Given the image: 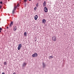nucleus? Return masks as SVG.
<instances>
[{"label": "nucleus", "instance_id": "nucleus-1", "mask_svg": "<svg viewBox=\"0 0 74 74\" xmlns=\"http://www.w3.org/2000/svg\"><path fill=\"white\" fill-rule=\"evenodd\" d=\"M37 56H38V54L36 53H35L34 54L32 55V57H33L34 58H35V57H37Z\"/></svg>", "mask_w": 74, "mask_h": 74}, {"label": "nucleus", "instance_id": "nucleus-2", "mask_svg": "<svg viewBox=\"0 0 74 74\" xmlns=\"http://www.w3.org/2000/svg\"><path fill=\"white\" fill-rule=\"evenodd\" d=\"M16 7H16L15 6L14 7V8H13V10L12 11V13L13 14H14V12H15V11L16 10Z\"/></svg>", "mask_w": 74, "mask_h": 74}, {"label": "nucleus", "instance_id": "nucleus-3", "mask_svg": "<svg viewBox=\"0 0 74 74\" xmlns=\"http://www.w3.org/2000/svg\"><path fill=\"white\" fill-rule=\"evenodd\" d=\"M26 66V63L25 62H24L23 63V65L22 66V68H24V67H25Z\"/></svg>", "mask_w": 74, "mask_h": 74}, {"label": "nucleus", "instance_id": "nucleus-4", "mask_svg": "<svg viewBox=\"0 0 74 74\" xmlns=\"http://www.w3.org/2000/svg\"><path fill=\"white\" fill-rule=\"evenodd\" d=\"M21 47H22V44H20L18 45V50H20V49H21Z\"/></svg>", "mask_w": 74, "mask_h": 74}, {"label": "nucleus", "instance_id": "nucleus-5", "mask_svg": "<svg viewBox=\"0 0 74 74\" xmlns=\"http://www.w3.org/2000/svg\"><path fill=\"white\" fill-rule=\"evenodd\" d=\"M52 40H53L54 41H56V36H55L53 37L52 38Z\"/></svg>", "mask_w": 74, "mask_h": 74}, {"label": "nucleus", "instance_id": "nucleus-6", "mask_svg": "<svg viewBox=\"0 0 74 74\" xmlns=\"http://www.w3.org/2000/svg\"><path fill=\"white\" fill-rule=\"evenodd\" d=\"M44 11L45 12H48V8L46 7H45L44 8Z\"/></svg>", "mask_w": 74, "mask_h": 74}, {"label": "nucleus", "instance_id": "nucleus-7", "mask_svg": "<svg viewBox=\"0 0 74 74\" xmlns=\"http://www.w3.org/2000/svg\"><path fill=\"white\" fill-rule=\"evenodd\" d=\"M13 23H14V21H11L10 24V25L9 26L10 27H11V26H12V25H13Z\"/></svg>", "mask_w": 74, "mask_h": 74}, {"label": "nucleus", "instance_id": "nucleus-8", "mask_svg": "<svg viewBox=\"0 0 74 74\" xmlns=\"http://www.w3.org/2000/svg\"><path fill=\"white\" fill-rule=\"evenodd\" d=\"M42 23L45 24V22H46V20L45 19H43L42 21Z\"/></svg>", "mask_w": 74, "mask_h": 74}, {"label": "nucleus", "instance_id": "nucleus-9", "mask_svg": "<svg viewBox=\"0 0 74 74\" xmlns=\"http://www.w3.org/2000/svg\"><path fill=\"white\" fill-rule=\"evenodd\" d=\"M38 18V15H36L35 16L34 19H35V21L37 20Z\"/></svg>", "mask_w": 74, "mask_h": 74}, {"label": "nucleus", "instance_id": "nucleus-10", "mask_svg": "<svg viewBox=\"0 0 74 74\" xmlns=\"http://www.w3.org/2000/svg\"><path fill=\"white\" fill-rule=\"evenodd\" d=\"M42 67H43V68H45V67H46V64H45V63L43 62V64L42 65Z\"/></svg>", "mask_w": 74, "mask_h": 74}, {"label": "nucleus", "instance_id": "nucleus-11", "mask_svg": "<svg viewBox=\"0 0 74 74\" xmlns=\"http://www.w3.org/2000/svg\"><path fill=\"white\" fill-rule=\"evenodd\" d=\"M43 5V7H45L46 6V2L45 1L44 2Z\"/></svg>", "mask_w": 74, "mask_h": 74}, {"label": "nucleus", "instance_id": "nucleus-12", "mask_svg": "<svg viewBox=\"0 0 74 74\" xmlns=\"http://www.w3.org/2000/svg\"><path fill=\"white\" fill-rule=\"evenodd\" d=\"M16 27L15 26L13 28V30L14 31H16Z\"/></svg>", "mask_w": 74, "mask_h": 74}, {"label": "nucleus", "instance_id": "nucleus-13", "mask_svg": "<svg viewBox=\"0 0 74 74\" xmlns=\"http://www.w3.org/2000/svg\"><path fill=\"white\" fill-rule=\"evenodd\" d=\"M27 32H25L24 33V35L25 36H26L27 35Z\"/></svg>", "mask_w": 74, "mask_h": 74}, {"label": "nucleus", "instance_id": "nucleus-14", "mask_svg": "<svg viewBox=\"0 0 74 74\" xmlns=\"http://www.w3.org/2000/svg\"><path fill=\"white\" fill-rule=\"evenodd\" d=\"M53 57L52 56H49V59H52L53 58Z\"/></svg>", "mask_w": 74, "mask_h": 74}, {"label": "nucleus", "instance_id": "nucleus-15", "mask_svg": "<svg viewBox=\"0 0 74 74\" xmlns=\"http://www.w3.org/2000/svg\"><path fill=\"white\" fill-rule=\"evenodd\" d=\"M4 64V65H6L7 64V63H6V62H3Z\"/></svg>", "mask_w": 74, "mask_h": 74}, {"label": "nucleus", "instance_id": "nucleus-16", "mask_svg": "<svg viewBox=\"0 0 74 74\" xmlns=\"http://www.w3.org/2000/svg\"><path fill=\"white\" fill-rule=\"evenodd\" d=\"M36 6L37 7H38L39 5H38V3H37L36 5Z\"/></svg>", "mask_w": 74, "mask_h": 74}, {"label": "nucleus", "instance_id": "nucleus-17", "mask_svg": "<svg viewBox=\"0 0 74 74\" xmlns=\"http://www.w3.org/2000/svg\"><path fill=\"white\" fill-rule=\"evenodd\" d=\"M1 30H2V28L1 27H0V33H1Z\"/></svg>", "mask_w": 74, "mask_h": 74}, {"label": "nucleus", "instance_id": "nucleus-18", "mask_svg": "<svg viewBox=\"0 0 74 74\" xmlns=\"http://www.w3.org/2000/svg\"><path fill=\"white\" fill-rule=\"evenodd\" d=\"M37 7H35L34 8V10L36 11V9H37Z\"/></svg>", "mask_w": 74, "mask_h": 74}, {"label": "nucleus", "instance_id": "nucleus-19", "mask_svg": "<svg viewBox=\"0 0 74 74\" xmlns=\"http://www.w3.org/2000/svg\"><path fill=\"white\" fill-rule=\"evenodd\" d=\"M28 0H24V1L25 3H26V1H27Z\"/></svg>", "mask_w": 74, "mask_h": 74}, {"label": "nucleus", "instance_id": "nucleus-20", "mask_svg": "<svg viewBox=\"0 0 74 74\" xmlns=\"http://www.w3.org/2000/svg\"><path fill=\"white\" fill-rule=\"evenodd\" d=\"M16 7V8H17V7H19V4H18V5H17V6H15Z\"/></svg>", "mask_w": 74, "mask_h": 74}, {"label": "nucleus", "instance_id": "nucleus-21", "mask_svg": "<svg viewBox=\"0 0 74 74\" xmlns=\"http://www.w3.org/2000/svg\"><path fill=\"white\" fill-rule=\"evenodd\" d=\"M0 4H2V3H3V2L2 1H0Z\"/></svg>", "mask_w": 74, "mask_h": 74}, {"label": "nucleus", "instance_id": "nucleus-22", "mask_svg": "<svg viewBox=\"0 0 74 74\" xmlns=\"http://www.w3.org/2000/svg\"><path fill=\"white\" fill-rule=\"evenodd\" d=\"M26 3H25V4L24 7H26Z\"/></svg>", "mask_w": 74, "mask_h": 74}, {"label": "nucleus", "instance_id": "nucleus-23", "mask_svg": "<svg viewBox=\"0 0 74 74\" xmlns=\"http://www.w3.org/2000/svg\"><path fill=\"white\" fill-rule=\"evenodd\" d=\"M1 5H0V9H1Z\"/></svg>", "mask_w": 74, "mask_h": 74}, {"label": "nucleus", "instance_id": "nucleus-24", "mask_svg": "<svg viewBox=\"0 0 74 74\" xmlns=\"http://www.w3.org/2000/svg\"><path fill=\"white\" fill-rule=\"evenodd\" d=\"M2 74H5V73H4V72H3L2 73Z\"/></svg>", "mask_w": 74, "mask_h": 74}, {"label": "nucleus", "instance_id": "nucleus-25", "mask_svg": "<svg viewBox=\"0 0 74 74\" xmlns=\"http://www.w3.org/2000/svg\"><path fill=\"white\" fill-rule=\"evenodd\" d=\"M13 74H16V73H13Z\"/></svg>", "mask_w": 74, "mask_h": 74}, {"label": "nucleus", "instance_id": "nucleus-26", "mask_svg": "<svg viewBox=\"0 0 74 74\" xmlns=\"http://www.w3.org/2000/svg\"><path fill=\"white\" fill-rule=\"evenodd\" d=\"M37 41V39H36V40H35V41Z\"/></svg>", "mask_w": 74, "mask_h": 74}, {"label": "nucleus", "instance_id": "nucleus-27", "mask_svg": "<svg viewBox=\"0 0 74 74\" xmlns=\"http://www.w3.org/2000/svg\"><path fill=\"white\" fill-rule=\"evenodd\" d=\"M7 29H8V27H7Z\"/></svg>", "mask_w": 74, "mask_h": 74}, {"label": "nucleus", "instance_id": "nucleus-28", "mask_svg": "<svg viewBox=\"0 0 74 74\" xmlns=\"http://www.w3.org/2000/svg\"><path fill=\"white\" fill-rule=\"evenodd\" d=\"M31 0H28L29 1H31Z\"/></svg>", "mask_w": 74, "mask_h": 74}]
</instances>
